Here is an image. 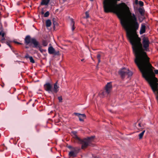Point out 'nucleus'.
<instances>
[{"label": "nucleus", "instance_id": "obj_1", "mask_svg": "<svg viewBox=\"0 0 158 158\" xmlns=\"http://www.w3.org/2000/svg\"><path fill=\"white\" fill-rule=\"evenodd\" d=\"M129 41L131 45L135 58L134 62L142 73L143 76L146 79H151L154 78L149 58L145 51H149V41L148 37L144 36L142 39V42L138 35Z\"/></svg>", "mask_w": 158, "mask_h": 158}, {"label": "nucleus", "instance_id": "obj_2", "mask_svg": "<svg viewBox=\"0 0 158 158\" xmlns=\"http://www.w3.org/2000/svg\"><path fill=\"white\" fill-rule=\"evenodd\" d=\"M120 0H104L103 2L104 11L106 13H115L120 19L122 26L126 31V36L129 41L138 36L136 31L139 29V24L137 21L130 23V28L127 24L124 18L126 13L123 9L116 10L117 3Z\"/></svg>", "mask_w": 158, "mask_h": 158}, {"label": "nucleus", "instance_id": "obj_3", "mask_svg": "<svg viewBox=\"0 0 158 158\" xmlns=\"http://www.w3.org/2000/svg\"><path fill=\"white\" fill-rule=\"evenodd\" d=\"M72 133L74 135L73 137L75 140L76 142L78 144H81L82 149H85L89 146H93V145L91 143L93 141L95 136H92L81 139L77 135L76 131H73Z\"/></svg>", "mask_w": 158, "mask_h": 158}, {"label": "nucleus", "instance_id": "obj_4", "mask_svg": "<svg viewBox=\"0 0 158 158\" xmlns=\"http://www.w3.org/2000/svg\"><path fill=\"white\" fill-rule=\"evenodd\" d=\"M116 5V10H119L123 9L125 12L126 14L124 18L125 20V16L126 15H127L130 23L137 21V18L135 15L134 14H132L129 8L125 3L124 2L122 3L119 5H118L117 4Z\"/></svg>", "mask_w": 158, "mask_h": 158}, {"label": "nucleus", "instance_id": "obj_5", "mask_svg": "<svg viewBox=\"0 0 158 158\" xmlns=\"http://www.w3.org/2000/svg\"><path fill=\"white\" fill-rule=\"evenodd\" d=\"M152 71H153V69H154V68L152 66ZM154 72L155 73H154L153 71L154 77H155L156 79H155V78L153 77V78H152L150 80L149 79V80L146 79L145 78L143 77V75H142V76L148 82L153 92L155 94H158V81L157 78L155 77V73L156 74H158V70H156L154 71Z\"/></svg>", "mask_w": 158, "mask_h": 158}, {"label": "nucleus", "instance_id": "obj_6", "mask_svg": "<svg viewBox=\"0 0 158 158\" xmlns=\"http://www.w3.org/2000/svg\"><path fill=\"white\" fill-rule=\"evenodd\" d=\"M57 81L53 85V87L52 85L49 82L46 83L44 85V89L49 93H51L53 94H56L59 90V86L57 85Z\"/></svg>", "mask_w": 158, "mask_h": 158}, {"label": "nucleus", "instance_id": "obj_7", "mask_svg": "<svg viewBox=\"0 0 158 158\" xmlns=\"http://www.w3.org/2000/svg\"><path fill=\"white\" fill-rule=\"evenodd\" d=\"M25 41L27 45L31 43L30 45L33 44V47H37L39 45V42L35 38H31L30 35H27L25 39Z\"/></svg>", "mask_w": 158, "mask_h": 158}, {"label": "nucleus", "instance_id": "obj_8", "mask_svg": "<svg viewBox=\"0 0 158 158\" xmlns=\"http://www.w3.org/2000/svg\"><path fill=\"white\" fill-rule=\"evenodd\" d=\"M118 73L122 79H124L126 76H127L128 77H129L131 76L133 74V73L131 71L125 68L121 69L119 71Z\"/></svg>", "mask_w": 158, "mask_h": 158}, {"label": "nucleus", "instance_id": "obj_9", "mask_svg": "<svg viewBox=\"0 0 158 158\" xmlns=\"http://www.w3.org/2000/svg\"><path fill=\"white\" fill-rule=\"evenodd\" d=\"M112 89L111 82L108 83L106 86L105 90L102 91L100 94V97H103L106 95H108L110 93Z\"/></svg>", "mask_w": 158, "mask_h": 158}, {"label": "nucleus", "instance_id": "obj_10", "mask_svg": "<svg viewBox=\"0 0 158 158\" xmlns=\"http://www.w3.org/2000/svg\"><path fill=\"white\" fill-rule=\"evenodd\" d=\"M80 150V149L79 147H76V149L73 150H71L69 152V156L70 157H76Z\"/></svg>", "mask_w": 158, "mask_h": 158}, {"label": "nucleus", "instance_id": "obj_11", "mask_svg": "<svg viewBox=\"0 0 158 158\" xmlns=\"http://www.w3.org/2000/svg\"><path fill=\"white\" fill-rule=\"evenodd\" d=\"M74 114L78 117L79 120L80 121H83L84 119L86 118V115L85 114H81L78 113H74Z\"/></svg>", "mask_w": 158, "mask_h": 158}, {"label": "nucleus", "instance_id": "obj_12", "mask_svg": "<svg viewBox=\"0 0 158 158\" xmlns=\"http://www.w3.org/2000/svg\"><path fill=\"white\" fill-rule=\"evenodd\" d=\"M146 26L145 24L142 23L141 25L139 33L140 34H142L145 32Z\"/></svg>", "mask_w": 158, "mask_h": 158}, {"label": "nucleus", "instance_id": "obj_13", "mask_svg": "<svg viewBox=\"0 0 158 158\" xmlns=\"http://www.w3.org/2000/svg\"><path fill=\"white\" fill-rule=\"evenodd\" d=\"M25 58L27 60L29 59L30 62L32 63H34L35 62V60L33 59V57L31 56H29V55L27 54L25 56Z\"/></svg>", "mask_w": 158, "mask_h": 158}, {"label": "nucleus", "instance_id": "obj_14", "mask_svg": "<svg viewBox=\"0 0 158 158\" xmlns=\"http://www.w3.org/2000/svg\"><path fill=\"white\" fill-rule=\"evenodd\" d=\"M55 51V49L52 46L49 47L48 48V53L50 54H53Z\"/></svg>", "mask_w": 158, "mask_h": 158}, {"label": "nucleus", "instance_id": "obj_15", "mask_svg": "<svg viewBox=\"0 0 158 158\" xmlns=\"http://www.w3.org/2000/svg\"><path fill=\"white\" fill-rule=\"evenodd\" d=\"M49 2V0H42L40 4L42 5H47Z\"/></svg>", "mask_w": 158, "mask_h": 158}, {"label": "nucleus", "instance_id": "obj_16", "mask_svg": "<svg viewBox=\"0 0 158 158\" xmlns=\"http://www.w3.org/2000/svg\"><path fill=\"white\" fill-rule=\"evenodd\" d=\"M71 20V25L72 26V30L73 31L75 29V27L74 26V22L73 21V19H70Z\"/></svg>", "mask_w": 158, "mask_h": 158}, {"label": "nucleus", "instance_id": "obj_17", "mask_svg": "<svg viewBox=\"0 0 158 158\" xmlns=\"http://www.w3.org/2000/svg\"><path fill=\"white\" fill-rule=\"evenodd\" d=\"M46 24L47 27H50L52 24L51 20L50 19L47 20L46 22Z\"/></svg>", "mask_w": 158, "mask_h": 158}, {"label": "nucleus", "instance_id": "obj_18", "mask_svg": "<svg viewBox=\"0 0 158 158\" xmlns=\"http://www.w3.org/2000/svg\"><path fill=\"white\" fill-rule=\"evenodd\" d=\"M139 11L142 16L144 15V10L142 8H139Z\"/></svg>", "mask_w": 158, "mask_h": 158}, {"label": "nucleus", "instance_id": "obj_19", "mask_svg": "<svg viewBox=\"0 0 158 158\" xmlns=\"http://www.w3.org/2000/svg\"><path fill=\"white\" fill-rule=\"evenodd\" d=\"M145 132V130L143 131L139 135V139H141L142 138Z\"/></svg>", "mask_w": 158, "mask_h": 158}, {"label": "nucleus", "instance_id": "obj_20", "mask_svg": "<svg viewBox=\"0 0 158 158\" xmlns=\"http://www.w3.org/2000/svg\"><path fill=\"white\" fill-rule=\"evenodd\" d=\"M13 42V41L10 40H8L6 41V44L8 45L10 48H11V46L10 44V43H11Z\"/></svg>", "mask_w": 158, "mask_h": 158}, {"label": "nucleus", "instance_id": "obj_21", "mask_svg": "<svg viewBox=\"0 0 158 158\" xmlns=\"http://www.w3.org/2000/svg\"><path fill=\"white\" fill-rule=\"evenodd\" d=\"M48 42L46 40H43L42 41V44L44 46H46L48 45Z\"/></svg>", "mask_w": 158, "mask_h": 158}, {"label": "nucleus", "instance_id": "obj_22", "mask_svg": "<svg viewBox=\"0 0 158 158\" xmlns=\"http://www.w3.org/2000/svg\"><path fill=\"white\" fill-rule=\"evenodd\" d=\"M34 48H39V50L41 52H42L43 51V50L41 49V46H40V45L39 43V45L37 47H34Z\"/></svg>", "mask_w": 158, "mask_h": 158}, {"label": "nucleus", "instance_id": "obj_23", "mask_svg": "<svg viewBox=\"0 0 158 158\" xmlns=\"http://www.w3.org/2000/svg\"><path fill=\"white\" fill-rule=\"evenodd\" d=\"M52 22L53 23L54 25V27H55L56 26H57L58 25V23L56 22V19L53 18L52 19Z\"/></svg>", "mask_w": 158, "mask_h": 158}, {"label": "nucleus", "instance_id": "obj_24", "mask_svg": "<svg viewBox=\"0 0 158 158\" xmlns=\"http://www.w3.org/2000/svg\"><path fill=\"white\" fill-rule=\"evenodd\" d=\"M101 55H100V54H98L97 55V58L98 59V64L100 62V57H101Z\"/></svg>", "mask_w": 158, "mask_h": 158}, {"label": "nucleus", "instance_id": "obj_25", "mask_svg": "<svg viewBox=\"0 0 158 158\" xmlns=\"http://www.w3.org/2000/svg\"><path fill=\"white\" fill-rule=\"evenodd\" d=\"M68 148L70 149L71 150H73L76 149V147H74L70 145L68 146L67 147Z\"/></svg>", "mask_w": 158, "mask_h": 158}, {"label": "nucleus", "instance_id": "obj_26", "mask_svg": "<svg viewBox=\"0 0 158 158\" xmlns=\"http://www.w3.org/2000/svg\"><path fill=\"white\" fill-rule=\"evenodd\" d=\"M53 54H54L55 56H59L60 55L59 51H56L55 50L54 51V53Z\"/></svg>", "mask_w": 158, "mask_h": 158}, {"label": "nucleus", "instance_id": "obj_27", "mask_svg": "<svg viewBox=\"0 0 158 158\" xmlns=\"http://www.w3.org/2000/svg\"><path fill=\"white\" fill-rule=\"evenodd\" d=\"M50 13L48 11H47L44 14V17H48Z\"/></svg>", "mask_w": 158, "mask_h": 158}, {"label": "nucleus", "instance_id": "obj_28", "mask_svg": "<svg viewBox=\"0 0 158 158\" xmlns=\"http://www.w3.org/2000/svg\"><path fill=\"white\" fill-rule=\"evenodd\" d=\"M85 18L87 19L89 17V12L88 11H86L85 13Z\"/></svg>", "mask_w": 158, "mask_h": 158}, {"label": "nucleus", "instance_id": "obj_29", "mask_svg": "<svg viewBox=\"0 0 158 158\" xmlns=\"http://www.w3.org/2000/svg\"><path fill=\"white\" fill-rule=\"evenodd\" d=\"M58 99L59 100V102H62V98L61 96L58 97Z\"/></svg>", "mask_w": 158, "mask_h": 158}, {"label": "nucleus", "instance_id": "obj_30", "mask_svg": "<svg viewBox=\"0 0 158 158\" xmlns=\"http://www.w3.org/2000/svg\"><path fill=\"white\" fill-rule=\"evenodd\" d=\"M139 4L140 6H143V2L141 1L139 2Z\"/></svg>", "mask_w": 158, "mask_h": 158}, {"label": "nucleus", "instance_id": "obj_31", "mask_svg": "<svg viewBox=\"0 0 158 158\" xmlns=\"http://www.w3.org/2000/svg\"><path fill=\"white\" fill-rule=\"evenodd\" d=\"M4 35L5 34L4 33H2L1 31L0 32V35H1L2 37H3Z\"/></svg>", "mask_w": 158, "mask_h": 158}, {"label": "nucleus", "instance_id": "obj_32", "mask_svg": "<svg viewBox=\"0 0 158 158\" xmlns=\"http://www.w3.org/2000/svg\"><path fill=\"white\" fill-rule=\"evenodd\" d=\"M15 54L16 55V57L19 58V55L18 53H15Z\"/></svg>", "mask_w": 158, "mask_h": 158}, {"label": "nucleus", "instance_id": "obj_33", "mask_svg": "<svg viewBox=\"0 0 158 158\" xmlns=\"http://www.w3.org/2000/svg\"><path fill=\"white\" fill-rule=\"evenodd\" d=\"M135 4H138V0H135Z\"/></svg>", "mask_w": 158, "mask_h": 158}, {"label": "nucleus", "instance_id": "obj_34", "mask_svg": "<svg viewBox=\"0 0 158 158\" xmlns=\"http://www.w3.org/2000/svg\"><path fill=\"white\" fill-rule=\"evenodd\" d=\"M4 40H5V38H2V40H1V42H2H2H3V41Z\"/></svg>", "mask_w": 158, "mask_h": 158}, {"label": "nucleus", "instance_id": "obj_35", "mask_svg": "<svg viewBox=\"0 0 158 158\" xmlns=\"http://www.w3.org/2000/svg\"><path fill=\"white\" fill-rule=\"evenodd\" d=\"M13 42H15V43H17V44H20V43H19V42H16L15 41H14Z\"/></svg>", "mask_w": 158, "mask_h": 158}, {"label": "nucleus", "instance_id": "obj_36", "mask_svg": "<svg viewBox=\"0 0 158 158\" xmlns=\"http://www.w3.org/2000/svg\"><path fill=\"white\" fill-rule=\"evenodd\" d=\"M138 125L139 127H141L140 123H139Z\"/></svg>", "mask_w": 158, "mask_h": 158}, {"label": "nucleus", "instance_id": "obj_37", "mask_svg": "<svg viewBox=\"0 0 158 158\" xmlns=\"http://www.w3.org/2000/svg\"><path fill=\"white\" fill-rule=\"evenodd\" d=\"M84 59H82L81 60V61H84Z\"/></svg>", "mask_w": 158, "mask_h": 158}, {"label": "nucleus", "instance_id": "obj_38", "mask_svg": "<svg viewBox=\"0 0 158 158\" xmlns=\"http://www.w3.org/2000/svg\"><path fill=\"white\" fill-rule=\"evenodd\" d=\"M16 61H18V62H19V61H18V60H15V62Z\"/></svg>", "mask_w": 158, "mask_h": 158}, {"label": "nucleus", "instance_id": "obj_39", "mask_svg": "<svg viewBox=\"0 0 158 158\" xmlns=\"http://www.w3.org/2000/svg\"><path fill=\"white\" fill-rule=\"evenodd\" d=\"M95 158H100L99 157L95 156L94 157Z\"/></svg>", "mask_w": 158, "mask_h": 158}, {"label": "nucleus", "instance_id": "obj_40", "mask_svg": "<svg viewBox=\"0 0 158 158\" xmlns=\"http://www.w3.org/2000/svg\"><path fill=\"white\" fill-rule=\"evenodd\" d=\"M26 48H29V47H26Z\"/></svg>", "mask_w": 158, "mask_h": 158}, {"label": "nucleus", "instance_id": "obj_41", "mask_svg": "<svg viewBox=\"0 0 158 158\" xmlns=\"http://www.w3.org/2000/svg\"><path fill=\"white\" fill-rule=\"evenodd\" d=\"M67 0H63V1L65 2Z\"/></svg>", "mask_w": 158, "mask_h": 158}, {"label": "nucleus", "instance_id": "obj_42", "mask_svg": "<svg viewBox=\"0 0 158 158\" xmlns=\"http://www.w3.org/2000/svg\"><path fill=\"white\" fill-rule=\"evenodd\" d=\"M42 14H44V12H42Z\"/></svg>", "mask_w": 158, "mask_h": 158}, {"label": "nucleus", "instance_id": "obj_43", "mask_svg": "<svg viewBox=\"0 0 158 158\" xmlns=\"http://www.w3.org/2000/svg\"><path fill=\"white\" fill-rule=\"evenodd\" d=\"M17 98H18V100L19 99V98H18V97H17Z\"/></svg>", "mask_w": 158, "mask_h": 158}, {"label": "nucleus", "instance_id": "obj_44", "mask_svg": "<svg viewBox=\"0 0 158 158\" xmlns=\"http://www.w3.org/2000/svg\"><path fill=\"white\" fill-rule=\"evenodd\" d=\"M91 1H93V0H90Z\"/></svg>", "mask_w": 158, "mask_h": 158}]
</instances>
